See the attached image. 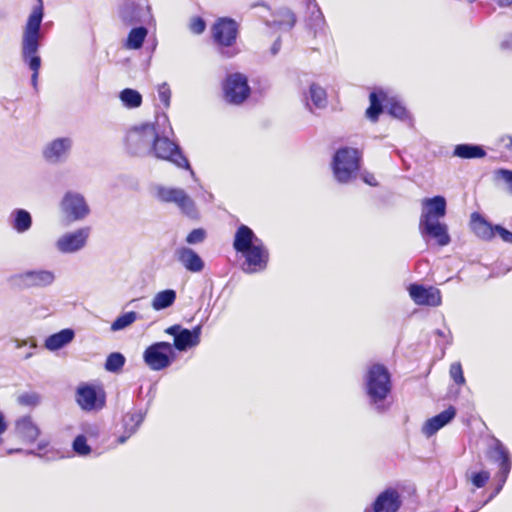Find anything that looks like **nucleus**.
<instances>
[{
	"label": "nucleus",
	"mask_w": 512,
	"mask_h": 512,
	"mask_svg": "<svg viewBox=\"0 0 512 512\" xmlns=\"http://www.w3.org/2000/svg\"><path fill=\"white\" fill-rule=\"evenodd\" d=\"M73 338L74 331L72 329H63L60 332L50 335L45 340V347L50 351H55L70 343Z\"/></svg>",
	"instance_id": "obj_29"
},
{
	"label": "nucleus",
	"mask_w": 512,
	"mask_h": 512,
	"mask_svg": "<svg viewBox=\"0 0 512 512\" xmlns=\"http://www.w3.org/2000/svg\"><path fill=\"white\" fill-rule=\"evenodd\" d=\"M510 144H511V146H512V139H510Z\"/></svg>",
	"instance_id": "obj_64"
},
{
	"label": "nucleus",
	"mask_w": 512,
	"mask_h": 512,
	"mask_svg": "<svg viewBox=\"0 0 512 512\" xmlns=\"http://www.w3.org/2000/svg\"><path fill=\"white\" fill-rule=\"evenodd\" d=\"M449 375L457 385H464L466 382L460 362H454L451 364Z\"/></svg>",
	"instance_id": "obj_43"
},
{
	"label": "nucleus",
	"mask_w": 512,
	"mask_h": 512,
	"mask_svg": "<svg viewBox=\"0 0 512 512\" xmlns=\"http://www.w3.org/2000/svg\"><path fill=\"white\" fill-rule=\"evenodd\" d=\"M38 1V5L35 6L31 12L30 15H34V13L36 11H40V15H41V21L43 20V16H44V12H43V1L42 0H37Z\"/></svg>",
	"instance_id": "obj_54"
},
{
	"label": "nucleus",
	"mask_w": 512,
	"mask_h": 512,
	"mask_svg": "<svg viewBox=\"0 0 512 512\" xmlns=\"http://www.w3.org/2000/svg\"><path fill=\"white\" fill-rule=\"evenodd\" d=\"M409 295L417 305L437 307L441 304L440 290L432 286L424 287L420 284H411Z\"/></svg>",
	"instance_id": "obj_20"
},
{
	"label": "nucleus",
	"mask_w": 512,
	"mask_h": 512,
	"mask_svg": "<svg viewBox=\"0 0 512 512\" xmlns=\"http://www.w3.org/2000/svg\"><path fill=\"white\" fill-rule=\"evenodd\" d=\"M304 101L309 110H312L309 101L319 109L327 106V93L320 85L313 83L309 87L308 94L304 95Z\"/></svg>",
	"instance_id": "obj_27"
},
{
	"label": "nucleus",
	"mask_w": 512,
	"mask_h": 512,
	"mask_svg": "<svg viewBox=\"0 0 512 512\" xmlns=\"http://www.w3.org/2000/svg\"><path fill=\"white\" fill-rule=\"evenodd\" d=\"M223 91L225 100L234 105L242 104L250 95V87L247 77L241 73H233L227 76Z\"/></svg>",
	"instance_id": "obj_10"
},
{
	"label": "nucleus",
	"mask_w": 512,
	"mask_h": 512,
	"mask_svg": "<svg viewBox=\"0 0 512 512\" xmlns=\"http://www.w3.org/2000/svg\"><path fill=\"white\" fill-rule=\"evenodd\" d=\"M59 208L61 213L70 222L82 221L91 213L85 196L75 190H68L64 193L59 203Z\"/></svg>",
	"instance_id": "obj_8"
},
{
	"label": "nucleus",
	"mask_w": 512,
	"mask_h": 512,
	"mask_svg": "<svg viewBox=\"0 0 512 512\" xmlns=\"http://www.w3.org/2000/svg\"><path fill=\"white\" fill-rule=\"evenodd\" d=\"M145 414L141 411L128 412L123 417L124 432L133 435L142 424Z\"/></svg>",
	"instance_id": "obj_35"
},
{
	"label": "nucleus",
	"mask_w": 512,
	"mask_h": 512,
	"mask_svg": "<svg viewBox=\"0 0 512 512\" xmlns=\"http://www.w3.org/2000/svg\"><path fill=\"white\" fill-rule=\"evenodd\" d=\"M158 96L164 106L168 108L170 106L171 90L166 82L158 86Z\"/></svg>",
	"instance_id": "obj_47"
},
{
	"label": "nucleus",
	"mask_w": 512,
	"mask_h": 512,
	"mask_svg": "<svg viewBox=\"0 0 512 512\" xmlns=\"http://www.w3.org/2000/svg\"><path fill=\"white\" fill-rule=\"evenodd\" d=\"M8 223L17 233L23 234L31 229L33 221L29 211L16 208L11 211Z\"/></svg>",
	"instance_id": "obj_24"
},
{
	"label": "nucleus",
	"mask_w": 512,
	"mask_h": 512,
	"mask_svg": "<svg viewBox=\"0 0 512 512\" xmlns=\"http://www.w3.org/2000/svg\"><path fill=\"white\" fill-rule=\"evenodd\" d=\"M233 248L241 253L244 261L241 269L246 274L262 272L267 268L269 262V250L258 238L253 230L242 224L234 235Z\"/></svg>",
	"instance_id": "obj_1"
},
{
	"label": "nucleus",
	"mask_w": 512,
	"mask_h": 512,
	"mask_svg": "<svg viewBox=\"0 0 512 512\" xmlns=\"http://www.w3.org/2000/svg\"><path fill=\"white\" fill-rule=\"evenodd\" d=\"M138 318V314L134 311L126 312L120 316H118L113 323L111 324V330L112 331H120L131 324H133Z\"/></svg>",
	"instance_id": "obj_38"
},
{
	"label": "nucleus",
	"mask_w": 512,
	"mask_h": 512,
	"mask_svg": "<svg viewBox=\"0 0 512 512\" xmlns=\"http://www.w3.org/2000/svg\"><path fill=\"white\" fill-rule=\"evenodd\" d=\"M76 402L84 411H97L105 405V394L101 388L82 384L76 390Z\"/></svg>",
	"instance_id": "obj_13"
},
{
	"label": "nucleus",
	"mask_w": 512,
	"mask_h": 512,
	"mask_svg": "<svg viewBox=\"0 0 512 512\" xmlns=\"http://www.w3.org/2000/svg\"><path fill=\"white\" fill-rule=\"evenodd\" d=\"M118 17L127 27L145 25L153 21L151 6L147 0H124L118 8Z\"/></svg>",
	"instance_id": "obj_7"
},
{
	"label": "nucleus",
	"mask_w": 512,
	"mask_h": 512,
	"mask_svg": "<svg viewBox=\"0 0 512 512\" xmlns=\"http://www.w3.org/2000/svg\"><path fill=\"white\" fill-rule=\"evenodd\" d=\"M500 47L503 50H512V34L501 42Z\"/></svg>",
	"instance_id": "obj_53"
},
{
	"label": "nucleus",
	"mask_w": 512,
	"mask_h": 512,
	"mask_svg": "<svg viewBox=\"0 0 512 512\" xmlns=\"http://www.w3.org/2000/svg\"><path fill=\"white\" fill-rule=\"evenodd\" d=\"M488 457L491 461L498 464L499 471L497 474L502 475V480L507 479L511 471L512 460L509 450L499 439H493V444L488 451Z\"/></svg>",
	"instance_id": "obj_19"
},
{
	"label": "nucleus",
	"mask_w": 512,
	"mask_h": 512,
	"mask_svg": "<svg viewBox=\"0 0 512 512\" xmlns=\"http://www.w3.org/2000/svg\"><path fill=\"white\" fill-rule=\"evenodd\" d=\"M495 231L504 242L512 243V232L500 225H495Z\"/></svg>",
	"instance_id": "obj_50"
},
{
	"label": "nucleus",
	"mask_w": 512,
	"mask_h": 512,
	"mask_svg": "<svg viewBox=\"0 0 512 512\" xmlns=\"http://www.w3.org/2000/svg\"><path fill=\"white\" fill-rule=\"evenodd\" d=\"M175 257L177 261L191 273H199L205 267L203 259L189 247H180L176 249Z\"/></svg>",
	"instance_id": "obj_22"
},
{
	"label": "nucleus",
	"mask_w": 512,
	"mask_h": 512,
	"mask_svg": "<svg viewBox=\"0 0 512 512\" xmlns=\"http://www.w3.org/2000/svg\"><path fill=\"white\" fill-rule=\"evenodd\" d=\"M456 416V409L453 406H450L446 410L442 411L438 415L428 419L423 427L422 432L427 437L433 436L437 431H439L442 427L447 425L450 421L454 419Z\"/></svg>",
	"instance_id": "obj_23"
},
{
	"label": "nucleus",
	"mask_w": 512,
	"mask_h": 512,
	"mask_svg": "<svg viewBox=\"0 0 512 512\" xmlns=\"http://www.w3.org/2000/svg\"><path fill=\"white\" fill-rule=\"evenodd\" d=\"M148 35V29L144 25H136L133 27L125 40L124 46L127 49L138 50Z\"/></svg>",
	"instance_id": "obj_30"
},
{
	"label": "nucleus",
	"mask_w": 512,
	"mask_h": 512,
	"mask_svg": "<svg viewBox=\"0 0 512 512\" xmlns=\"http://www.w3.org/2000/svg\"><path fill=\"white\" fill-rule=\"evenodd\" d=\"M90 232L89 227H82L64 233L56 240L55 248L61 254L77 253L86 246Z\"/></svg>",
	"instance_id": "obj_11"
},
{
	"label": "nucleus",
	"mask_w": 512,
	"mask_h": 512,
	"mask_svg": "<svg viewBox=\"0 0 512 512\" xmlns=\"http://www.w3.org/2000/svg\"><path fill=\"white\" fill-rule=\"evenodd\" d=\"M20 452H22V449H20V448H17V449H8V450L6 451V454H7V455H11V454H14V453H20Z\"/></svg>",
	"instance_id": "obj_58"
},
{
	"label": "nucleus",
	"mask_w": 512,
	"mask_h": 512,
	"mask_svg": "<svg viewBox=\"0 0 512 512\" xmlns=\"http://www.w3.org/2000/svg\"><path fill=\"white\" fill-rule=\"evenodd\" d=\"M8 425L5 421L4 414L0 411V445L3 443L2 435L6 432Z\"/></svg>",
	"instance_id": "obj_52"
},
{
	"label": "nucleus",
	"mask_w": 512,
	"mask_h": 512,
	"mask_svg": "<svg viewBox=\"0 0 512 512\" xmlns=\"http://www.w3.org/2000/svg\"><path fill=\"white\" fill-rule=\"evenodd\" d=\"M26 344H27L26 341L16 340V348H18V349L25 346Z\"/></svg>",
	"instance_id": "obj_59"
},
{
	"label": "nucleus",
	"mask_w": 512,
	"mask_h": 512,
	"mask_svg": "<svg viewBox=\"0 0 512 512\" xmlns=\"http://www.w3.org/2000/svg\"><path fill=\"white\" fill-rule=\"evenodd\" d=\"M471 227L475 234L485 240L492 239L495 234V226L489 224L480 214L471 215Z\"/></svg>",
	"instance_id": "obj_28"
},
{
	"label": "nucleus",
	"mask_w": 512,
	"mask_h": 512,
	"mask_svg": "<svg viewBox=\"0 0 512 512\" xmlns=\"http://www.w3.org/2000/svg\"><path fill=\"white\" fill-rule=\"evenodd\" d=\"M277 16L279 19V25L281 26H288L289 28L294 27L296 23V16L295 14L288 8H281L277 12Z\"/></svg>",
	"instance_id": "obj_42"
},
{
	"label": "nucleus",
	"mask_w": 512,
	"mask_h": 512,
	"mask_svg": "<svg viewBox=\"0 0 512 512\" xmlns=\"http://www.w3.org/2000/svg\"><path fill=\"white\" fill-rule=\"evenodd\" d=\"M30 357H32V353H26V355L24 356L25 359H29Z\"/></svg>",
	"instance_id": "obj_60"
},
{
	"label": "nucleus",
	"mask_w": 512,
	"mask_h": 512,
	"mask_svg": "<svg viewBox=\"0 0 512 512\" xmlns=\"http://www.w3.org/2000/svg\"><path fill=\"white\" fill-rule=\"evenodd\" d=\"M189 28L192 33L199 35L205 31L206 23L203 18L194 17L190 21Z\"/></svg>",
	"instance_id": "obj_49"
},
{
	"label": "nucleus",
	"mask_w": 512,
	"mask_h": 512,
	"mask_svg": "<svg viewBox=\"0 0 512 512\" xmlns=\"http://www.w3.org/2000/svg\"><path fill=\"white\" fill-rule=\"evenodd\" d=\"M363 180H364L365 183H367V184H369L371 186H376L377 185V182H376V180H375L373 175L364 176Z\"/></svg>",
	"instance_id": "obj_55"
},
{
	"label": "nucleus",
	"mask_w": 512,
	"mask_h": 512,
	"mask_svg": "<svg viewBox=\"0 0 512 512\" xmlns=\"http://www.w3.org/2000/svg\"><path fill=\"white\" fill-rule=\"evenodd\" d=\"M55 279V273L47 269L27 270L14 276L16 283L27 289L51 286Z\"/></svg>",
	"instance_id": "obj_14"
},
{
	"label": "nucleus",
	"mask_w": 512,
	"mask_h": 512,
	"mask_svg": "<svg viewBox=\"0 0 512 512\" xmlns=\"http://www.w3.org/2000/svg\"><path fill=\"white\" fill-rule=\"evenodd\" d=\"M173 203L181 210L183 214L189 218H197L198 211L194 200L185 192L181 190L180 194L176 196Z\"/></svg>",
	"instance_id": "obj_32"
},
{
	"label": "nucleus",
	"mask_w": 512,
	"mask_h": 512,
	"mask_svg": "<svg viewBox=\"0 0 512 512\" xmlns=\"http://www.w3.org/2000/svg\"><path fill=\"white\" fill-rule=\"evenodd\" d=\"M496 479L498 481L497 487H496L494 493L490 496V499H492L494 496H496L502 490L504 484L507 481V479L502 480V475L501 474H496Z\"/></svg>",
	"instance_id": "obj_51"
},
{
	"label": "nucleus",
	"mask_w": 512,
	"mask_h": 512,
	"mask_svg": "<svg viewBox=\"0 0 512 512\" xmlns=\"http://www.w3.org/2000/svg\"><path fill=\"white\" fill-rule=\"evenodd\" d=\"M181 190V188L158 185L156 187V197L162 202L173 203L176 196L180 194Z\"/></svg>",
	"instance_id": "obj_39"
},
{
	"label": "nucleus",
	"mask_w": 512,
	"mask_h": 512,
	"mask_svg": "<svg viewBox=\"0 0 512 512\" xmlns=\"http://www.w3.org/2000/svg\"><path fill=\"white\" fill-rule=\"evenodd\" d=\"M36 347V344L35 343H32L31 344V348H35Z\"/></svg>",
	"instance_id": "obj_63"
},
{
	"label": "nucleus",
	"mask_w": 512,
	"mask_h": 512,
	"mask_svg": "<svg viewBox=\"0 0 512 512\" xmlns=\"http://www.w3.org/2000/svg\"><path fill=\"white\" fill-rule=\"evenodd\" d=\"M489 478L490 473L488 471H480L473 473L470 477V480L475 487L482 488L485 486Z\"/></svg>",
	"instance_id": "obj_45"
},
{
	"label": "nucleus",
	"mask_w": 512,
	"mask_h": 512,
	"mask_svg": "<svg viewBox=\"0 0 512 512\" xmlns=\"http://www.w3.org/2000/svg\"><path fill=\"white\" fill-rule=\"evenodd\" d=\"M119 98L123 105L130 109L138 108L142 104L141 94L137 90L131 88H125L122 90L119 94Z\"/></svg>",
	"instance_id": "obj_37"
},
{
	"label": "nucleus",
	"mask_w": 512,
	"mask_h": 512,
	"mask_svg": "<svg viewBox=\"0 0 512 512\" xmlns=\"http://www.w3.org/2000/svg\"><path fill=\"white\" fill-rule=\"evenodd\" d=\"M125 364V357L119 352H113L108 355L105 362V369L109 372H118Z\"/></svg>",
	"instance_id": "obj_40"
},
{
	"label": "nucleus",
	"mask_w": 512,
	"mask_h": 512,
	"mask_svg": "<svg viewBox=\"0 0 512 512\" xmlns=\"http://www.w3.org/2000/svg\"><path fill=\"white\" fill-rule=\"evenodd\" d=\"M136 301H138V299H133L129 302L130 305H132L133 303H135Z\"/></svg>",
	"instance_id": "obj_61"
},
{
	"label": "nucleus",
	"mask_w": 512,
	"mask_h": 512,
	"mask_svg": "<svg viewBox=\"0 0 512 512\" xmlns=\"http://www.w3.org/2000/svg\"><path fill=\"white\" fill-rule=\"evenodd\" d=\"M151 154L158 159L169 161L179 168L189 170L191 176L195 177V173L192 170L188 159L183 155L178 144L171 141L165 130H160V127H157Z\"/></svg>",
	"instance_id": "obj_5"
},
{
	"label": "nucleus",
	"mask_w": 512,
	"mask_h": 512,
	"mask_svg": "<svg viewBox=\"0 0 512 512\" xmlns=\"http://www.w3.org/2000/svg\"><path fill=\"white\" fill-rule=\"evenodd\" d=\"M165 124H168V118L163 114L157 117L155 123H145L132 128L126 136L128 151L138 156L151 155L157 127L164 126Z\"/></svg>",
	"instance_id": "obj_4"
},
{
	"label": "nucleus",
	"mask_w": 512,
	"mask_h": 512,
	"mask_svg": "<svg viewBox=\"0 0 512 512\" xmlns=\"http://www.w3.org/2000/svg\"><path fill=\"white\" fill-rule=\"evenodd\" d=\"M419 232L426 242L433 239L439 246H446L451 241L447 225L440 220H419Z\"/></svg>",
	"instance_id": "obj_16"
},
{
	"label": "nucleus",
	"mask_w": 512,
	"mask_h": 512,
	"mask_svg": "<svg viewBox=\"0 0 512 512\" xmlns=\"http://www.w3.org/2000/svg\"><path fill=\"white\" fill-rule=\"evenodd\" d=\"M364 389L369 404L378 412L384 413L389 409L386 403L391 392L392 384L387 368L380 364L372 365L364 379Z\"/></svg>",
	"instance_id": "obj_3"
},
{
	"label": "nucleus",
	"mask_w": 512,
	"mask_h": 512,
	"mask_svg": "<svg viewBox=\"0 0 512 512\" xmlns=\"http://www.w3.org/2000/svg\"><path fill=\"white\" fill-rule=\"evenodd\" d=\"M495 177L503 180L508 185L509 192L512 193V170L498 169L495 171Z\"/></svg>",
	"instance_id": "obj_48"
},
{
	"label": "nucleus",
	"mask_w": 512,
	"mask_h": 512,
	"mask_svg": "<svg viewBox=\"0 0 512 512\" xmlns=\"http://www.w3.org/2000/svg\"><path fill=\"white\" fill-rule=\"evenodd\" d=\"M18 402L25 406H36L40 403V396L35 393H24L18 397Z\"/></svg>",
	"instance_id": "obj_46"
},
{
	"label": "nucleus",
	"mask_w": 512,
	"mask_h": 512,
	"mask_svg": "<svg viewBox=\"0 0 512 512\" xmlns=\"http://www.w3.org/2000/svg\"><path fill=\"white\" fill-rule=\"evenodd\" d=\"M385 109L387 112L393 116L394 118L400 119L402 121L410 120L408 111L406 108L395 98H386L385 99Z\"/></svg>",
	"instance_id": "obj_36"
},
{
	"label": "nucleus",
	"mask_w": 512,
	"mask_h": 512,
	"mask_svg": "<svg viewBox=\"0 0 512 512\" xmlns=\"http://www.w3.org/2000/svg\"><path fill=\"white\" fill-rule=\"evenodd\" d=\"M15 430L16 434L27 442H34L40 434L39 428L29 416L18 419Z\"/></svg>",
	"instance_id": "obj_26"
},
{
	"label": "nucleus",
	"mask_w": 512,
	"mask_h": 512,
	"mask_svg": "<svg viewBox=\"0 0 512 512\" xmlns=\"http://www.w3.org/2000/svg\"><path fill=\"white\" fill-rule=\"evenodd\" d=\"M202 326L198 325L192 330L183 328L181 325H173L165 330V333L174 337L173 349L187 351L200 343Z\"/></svg>",
	"instance_id": "obj_12"
},
{
	"label": "nucleus",
	"mask_w": 512,
	"mask_h": 512,
	"mask_svg": "<svg viewBox=\"0 0 512 512\" xmlns=\"http://www.w3.org/2000/svg\"><path fill=\"white\" fill-rule=\"evenodd\" d=\"M280 48H281V43H280V40L278 39V40H276V41L274 42V44L272 45V47H271V53H272L273 55H276V54L279 52Z\"/></svg>",
	"instance_id": "obj_56"
},
{
	"label": "nucleus",
	"mask_w": 512,
	"mask_h": 512,
	"mask_svg": "<svg viewBox=\"0 0 512 512\" xmlns=\"http://www.w3.org/2000/svg\"><path fill=\"white\" fill-rule=\"evenodd\" d=\"M386 94L383 91H374L370 93V106L366 110V116L375 122L383 111L382 101L385 102Z\"/></svg>",
	"instance_id": "obj_33"
},
{
	"label": "nucleus",
	"mask_w": 512,
	"mask_h": 512,
	"mask_svg": "<svg viewBox=\"0 0 512 512\" xmlns=\"http://www.w3.org/2000/svg\"><path fill=\"white\" fill-rule=\"evenodd\" d=\"M175 358L172 344L155 342L148 346L143 353L145 364L153 371H161L169 367Z\"/></svg>",
	"instance_id": "obj_9"
},
{
	"label": "nucleus",
	"mask_w": 512,
	"mask_h": 512,
	"mask_svg": "<svg viewBox=\"0 0 512 512\" xmlns=\"http://www.w3.org/2000/svg\"><path fill=\"white\" fill-rule=\"evenodd\" d=\"M401 506L400 493L394 488H387L378 494L370 508L364 512H398Z\"/></svg>",
	"instance_id": "obj_18"
},
{
	"label": "nucleus",
	"mask_w": 512,
	"mask_h": 512,
	"mask_svg": "<svg viewBox=\"0 0 512 512\" xmlns=\"http://www.w3.org/2000/svg\"><path fill=\"white\" fill-rule=\"evenodd\" d=\"M453 155L462 159H477L486 156V151L481 145L458 144L455 146Z\"/></svg>",
	"instance_id": "obj_31"
},
{
	"label": "nucleus",
	"mask_w": 512,
	"mask_h": 512,
	"mask_svg": "<svg viewBox=\"0 0 512 512\" xmlns=\"http://www.w3.org/2000/svg\"><path fill=\"white\" fill-rule=\"evenodd\" d=\"M73 139L71 137H59L48 142L42 151V156L50 164L64 163L72 150Z\"/></svg>",
	"instance_id": "obj_15"
},
{
	"label": "nucleus",
	"mask_w": 512,
	"mask_h": 512,
	"mask_svg": "<svg viewBox=\"0 0 512 512\" xmlns=\"http://www.w3.org/2000/svg\"><path fill=\"white\" fill-rule=\"evenodd\" d=\"M73 450L79 456H86L91 452V447L87 444V439L84 435H78L73 441Z\"/></svg>",
	"instance_id": "obj_41"
},
{
	"label": "nucleus",
	"mask_w": 512,
	"mask_h": 512,
	"mask_svg": "<svg viewBox=\"0 0 512 512\" xmlns=\"http://www.w3.org/2000/svg\"><path fill=\"white\" fill-rule=\"evenodd\" d=\"M41 15L40 11H36L34 15H29L27 23L24 27L22 36V59L26 65L32 70L31 83L37 89L39 69L41 66V58L38 55L41 35Z\"/></svg>",
	"instance_id": "obj_2"
},
{
	"label": "nucleus",
	"mask_w": 512,
	"mask_h": 512,
	"mask_svg": "<svg viewBox=\"0 0 512 512\" xmlns=\"http://www.w3.org/2000/svg\"><path fill=\"white\" fill-rule=\"evenodd\" d=\"M176 292L172 289H166L158 292L152 299L151 306L154 310L160 311L174 304Z\"/></svg>",
	"instance_id": "obj_34"
},
{
	"label": "nucleus",
	"mask_w": 512,
	"mask_h": 512,
	"mask_svg": "<svg viewBox=\"0 0 512 512\" xmlns=\"http://www.w3.org/2000/svg\"><path fill=\"white\" fill-rule=\"evenodd\" d=\"M446 215V200L443 196L425 198L422 201L420 220H439Z\"/></svg>",
	"instance_id": "obj_21"
},
{
	"label": "nucleus",
	"mask_w": 512,
	"mask_h": 512,
	"mask_svg": "<svg viewBox=\"0 0 512 512\" xmlns=\"http://www.w3.org/2000/svg\"><path fill=\"white\" fill-rule=\"evenodd\" d=\"M206 238V231L202 228L193 229L186 237L188 244H199L202 243Z\"/></svg>",
	"instance_id": "obj_44"
},
{
	"label": "nucleus",
	"mask_w": 512,
	"mask_h": 512,
	"mask_svg": "<svg viewBox=\"0 0 512 512\" xmlns=\"http://www.w3.org/2000/svg\"><path fill=\"white\" fill-rule=\"evenodd\" d=\"M238 35V24L231 18H221L212 26L214 41L223 47L232 46Z\"/></svg>",
	"instance_id": "obj_17"
},
{
	"label": "nucleus",
	"mask_w": 512,
	"mask_h": 512,
	"mask_svg": "<svg viewBox=\"0 0 512 512\" xmlns=\"http://www.w3.org/2000/svg\"><path fill=\"white\" fill-rule=\"evenodd\" d=\"M132 435H129V432H125L123 435H121L119 438H118V443L119 444H123L127 441V439L129 437H131Z\"/></svg>",
	"instance_id": "obj_57"
},
{
	"label": "nucleus",
	"mask_w": 512,
	"mask_h": 512,
	"mask_svg": "<svg viewBox=\"0 0 512 512\" xmlns=\"http://www.w3.org/2000/svg\"><path fill=\"white\" fill-rule=\"evenodd\" d=\"M437 334L440 335V336L443 335L442 331H440V330L437 331Z\"/></svg>",
	"instance_id": "obj_62"
},
{
	"label": "nucleus",
	"mask_w": 512,
	"mask_h": 512,
	"mask_svg": "<svg viewBox=\"0 0 512 512\" xmlns=\"http://www.w3.org/2000/svg\"><path fill=\"white\" fill-rule=\"evenodd\" d=\"M360 159V152L355 148L338 149L332 161L335 179L340 183H348L355 178L360 168Z\"/></svg>",
	"instance_id": "obj_6"
},
{
	"label": "nucleus",
	"mask_w": 512,
	"mask_h": 512,
	"mask_svg": "<svg viewBox=\"0 0 512 512\" xmlns=\"http://www.w3.org/2000/svg\"><path fill=\"white\" fill-rule=\"evenodd\" d=\"M307 9L308 17L306 21L308 28L313 31L314 35L323 32L326 22L324 15L316 1L309 0L307 2Z\"/></svg>",
	"instance_id": "obj_25"
}]
</instances>
